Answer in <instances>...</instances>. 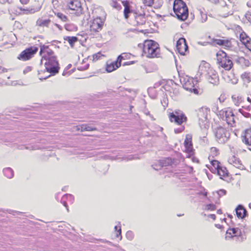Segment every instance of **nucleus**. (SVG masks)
<instances>
[{
  "mask_svg": "<svg viewBox=\"0 0 251 251\" xmlns=\"http://www.w3.org/2000/svg\"><path fill=\"white\" fill-rule=\"evenodd\" d=\"M114 229L115 230L116 237L119 238L120 240L122 239V235H121V227L120 226H116L114 227Z\"/></svg>",
  "mask_w": 251,
  "mask_h": 251,
  "instance_id": "e433bc0d",
  "label": "nucleus"
},
{
  "mask_svg": "<svg viewBox=\"0 0 251 251\" xmlns=\"http://www.w3.org/2000/svg\"><path fill=\"white\" fill-rule=\"evenodd\" d=\"M101 52H98L93 55V61H97L99 59H100L101 57L104 56Z\"/></svg>",
  "mask_w": 251,
  "mask_h": 251,
  "instance_id": "79ce46f5",
  "label": "nucleus"
},
{
  "mask_svg": "<svg viewBox=\"0 0 251 251\" xmlns=\"http://www.w3.org/2000/svg\"><path fill=\"white\" fill-rule=\"evenodd\" d=\"M168 118L171 122L175 123L177 125H181L187 120V118L184 112L178 109L168 114Z\"/></svg>",
  "mask_w": 251,
  "mask_h": 251,
  "instance_id": "6e6552de",
  "label": "nucleus"
},
{
  "mask_svg": "<svg viewBox=\"0 0 251 251\" xmlns=\"http://www.w3.org/2000/svg\"><path fill=\"white\" fill-rule=\"evenodd\" d=\"M228 162L229 164L232 165L235 167L242 169L243 168L244 166L243 165L241 161L235 155H231L229 157L228 159Z\"/></svg>",
  "mask_w": 251,
  "mask_h": 251,
  "instance_id": "aec40b11",
  "label": "nucleus"
},
{
  "mask_svg": "<svg viewBox=\"0 0 251 251\" xmlns=\"http://www.w3.org/2000/svg\"><path fill=\"white\" fill-rule=\"evenodd\" d=\"M243 142L248 146H251V128L245 129L242 135Z\"/></svg>",
  "mask_w": 251,
  "mask_h": 251,
  "instance_id": "a211bd4d",
  "label": "nucleus"
},
{
  "mask_svg": "<svg viewBox=\"0 0 251 251\" xmlns=\"http://www.w3.org/2000/svg\"><path fill=\"white\" fill-rule=\"evenodd\" d=\"M235 211L237 217L239 219H243L247 216V212L242 205H238Z\"/></svg>",
  "mask_w": 251,
  "mask_h": 251,
  "instance_id": "393cba45",
  "label": "nucleus"
},
{
  "mask_svg": "<svg viewBox=\"0 0 251 251\" xmlns=\"http://www.w3.org/2000/svg\"><path fill=\"white\" fill-rule=\"evenodd\" d=\"M45 60L46 61L45 63V69L47 73L54 75L58 72L59 67L55 56Z\"/></svg>",
  "mask_w": 251,
  "mask_h": 251,
  "instance_id": "1a4fd4ad",
  "label": "nucleus"
},
{
  "mask_svg": "<svg viewBox=\"0 0 251 251\" xmlns=\"http://www.w3.org/2000/svg\"><path fill=\"white\" fill-rule=\"evenodd\" d=\"M97 10H99V11H100L101 12H102V13H104V11H103L102 9H98L97 10H96V11H95V12H96V13H97Z\"/></svg>",
  "mask_w": 251,
  "mask_h": 251,
  "instance_id": "864d4df0",
  "label": "nucleus"
},
{
  "mask_svg": "<svg viewBox=\"0 0 251 251\" xmlns=\"http://www.w3.org/2000/svg\"><path fill=\"white\" fill-rule=\"evenodd\" d=\"M216 206L213 203L207 204L205 205L204 210L207 211H214L216 210Z\"/></svg>",
  "mask_w": 251,
  "mask_h": 251,
  "instance_id": "ea45409f",
  "label": "nucleus"
},
{
  "mask_svg": "<svg viewBox=\"0 0 251 251\" xmlns=\"http://www.w3.org/2000/svg\"><path fill=\"white\" fill-rule=\"evenodd\" d=\"M184 128H185L184 126H183V127L180 129H175V132L176 133H180V132L184 131Z\"/></svg>",
  "mask_w": 251,
  "mask_h": 251,
  "instance_id": "de8ad7c7",
  "label": "nucleus"
},
{
  "mask_svg": "<svg viewBox=\"0 0 251 251\" xmlns=\"http://www.w3.org/2000/svg\"><path fill=\"white\" fill-rule=\"evenodd\" d=\"M20 2L23 4V5H26L29 2L30 0H19Z\"/></svg>",
  "mask_w": 251,
  "mask_h": 251,
  "instance_id": "a18cd8bd",
  "label": "nucleus"
},
{
  "mask_svg": "<svg viewBox=\"0 0 251 251\" xmlns=\"http://www.w3.org/2000/svg\"><path fill=\"white\" fill-rule=\"evenodd\" d=\"M207 20V14L201 10L200 11L199 15L198 16V21L199 23H203Z\"/></svg>",
  "mask_w": 251,
  "mask_h": 251,
  "instance_id": "c756f323",
  "label": "nucleus"
},
{
  "mask_svg": "<svg viewBox=\"0 0 251 251\" xmlns=\"http://www.w3.org/2000/svg\"><path fill=\"white\" fill-rule=\"evenodd\" d=\"M173 10L178 19L184 21L188 18V9L186 4L182 0H174Z\"/></svg>",
  "mask_w": 251,
  "mask_h": 251,
  "instance_id": "7ed1b4c3",
  "label": "nucleus"
},
{
  "mask_svg": "<svg viewBox=\"0 0 251 251\" xmlns=\"http://www.w3.org/2000/svg\"><path fill=\"white\" fill-rule=\"evenodd\" d=\"M129 234L132 235V232L128 231V232H127V233H126L127 235H129Z\"/></svg>",
  "mask_w": 251,
  "mask_h": 251,
  "instance_id": "4d7b16f0",
  "label": "nucleus"
},
{
  "mask_svg": "<svg viewBox=\"0 0 251 251\" xmlns=\"http://www.w3.org/2000/svg\"><path fill=\"white\" fill-rule=\"evenodd\" d=\"M200 112L202 113H205L206 115L204 118L205 119H207V115H210V109L209 108L202 107L201 110Z\"/></svg>",
  "mask_w": 251,
  "mask_h": 251,
  "instance_id": "37998d69",
  "label": "nucleus"
},
{
  "mask_svg": "<svg viewBox=\"0 0 251 251\" xmlns=\"http://www.w3.org/2000/svg\"><path fill=\"white\" fill-rule=\"evenodd\" d=\"M53 25L56 26V27H57L58 29H59L60 30L62 29V26L57 24H54Z\"/></svg>",
  "mask_w": 251,
  "mask_h": 251,
  "instance_id": "09e8293b",
  "label": "nucleus"
},
{
  "mask_svg": "<svg viewBox=\"0 0 251 251\" xmlns=\"http://www.w3.org/2000/svg\"><path fill=\"white\" fill-rule=\"evenodd\" d=\"M184 151L189 154H192L194 152L193 145L192 143V135L187 134L185 136V139L184 142Z\"/></svg>",
  "mask_w": 251,
  "mask_h": 251,
  "instance_id": "4468645a",
  "label": "nucleus"
},
{
  "mask_svg": "<svg viewBox=\"0 0 251 251\" xmlns=\"http://www.w3.org/2000/svg\"><path fill=\"white\" fill-rule=\"evenodd\" d=\"M180 81L185 90L189 91L196 95L199 94L198 85V80L197 78L184 75L180 77Z\"/></svg>",
  "mask_w": 251,
  "mask_h": 251,
  "instance_id": "f03ea898",
  "label": "nucleus"
},
{
  "mask_svg": "<svg viewBox=\"0 0 251 251\" xmlns=\"http://www.w3.org/2000/svg\"><path fill=\"white\" fill-rule=\"evenodd\" d=\"M219 99L220 101H221V97H220V98H219Z\"/></svg>",
  "mask_w": 251,
  "mask_h": 251,
  "instance_id": "0e129e2a",
  "label": "nucleus"
},
{
  "mask_svg": "<svg viewBox=\"0 0 251 251\" xmlns=\"http://www.w3.org/2000/svg\"><path fill=\"white\" fill-rule=\"evenodd\" d=\"M234 104L238 106L244 102V98L241 96H234L232 97Z\"/></svg>",
  "mask_w": 251,
  "mask_h": 251,
  "instance_id": "2f4dec72",
  "label": "nucleus"
},
{
  "mask_svg": "<svg viewBox=\"0 0 251 251\" xmlns=\"http://www.w3.org/2000/svg\"><path fill=\"white\" fill-rule=\"evenodd\" d=\"M64 39L68 42L71 47H73L74 44L77 42V38L75 36H66Z\"/></svg>",
  "mask_w": 251,
  "mask_h": 251,
  "instance_id": "7c9ffc66",
  "label": "nucleus"
},
{
  "mask_svg": "<svg viewBox=\"0 0 251 251\" xmlns=\"http://www.w3.org/2000/svg\"><path fill=\"white\" fill-rule=\"evenodd\" d=\"M146 17L145 14H139L135 17V25H142L145 24L146 22Z\"/></svg>",
  "mask_w": 251,
  "mask_h": 251,
  "instance_id": "bb28decb",
  "label": "nucleus"
},
{
  "mask_svg": "<svg viewBox=\"0 0 251 251\" xmlns=\"http://www.w3.org/2000/svg\"><path fill=\"white\" fill-rule=\"evenodd\" d=\"M240 60H241V61L244 60V61H246V60H245V58H241L240 59Z\"/></svg>",
  "mask_w": 251,
  "mask_h": 251,
  "instance_id": "bf43d9fd",
  "label": "nucleus"
},
{
  "mask_svg": "<svg viewBox=\"0 0 251 251\" xmlns=\"http://www.w3.org/2000/svg\"><path fill=\"white\" fill-rule=\"evenodd\" d=\"M97 129L95 127H93L91 126H90L89 125L84 124L82 125L81 126V131H96Z\"/></svg>",
  "mask_w": 251,
  "mask_h": 251,
  "instance_id": "c9c22d12",
  "label": "nucleus"
},
{
  "mask_svg": "<svg viewBox=\"0 0 251 251\" xmlns=\"http://www.w3.org/2000/svg\"><path fill=\"white\" fill-rule=\"evenodd\" d=\"M215 226L218 228H220V229H223L224 227L223 226L221 225H219V224H217L215 225Z\"/></svg>",
  "mask_w": 251,
  "mask_h": 251,
  "instance_id": "8fccbe9b",
  "label": "nucleus"
},
{
  "mask_svg": "<svg viewBox=\"0 0 251 251\" xmlns=\"http://www.w3.org/2000/svg\"><path fill=\"white\" fill-rule=\"evenodd\" d=\"M142 56L152 58L158 57L160 55V48L159 44L152 40L144 41L142 45Z\"/></svg>",
  "mask_w": 251,
  "mask_h": 251,
  "instance_id": "f257e3e1",
  "label": "nucleus"
},
{
  "mask_svg": "<svg viewBox=\"0 0 251 251\" xmlns=\"http://www.w3.org/2000/svg\"><path fill=\"white\" fill-rule=\"evenodd\" d=\"M216 174H217L221 179H226L229 176V173L228 170L223 165L218 169V171L216 172Z\"/></svg>",
  "mask_w": 251,
  "mask_h": 251,
  "instance_id": "5701e85b",
  "label": "nucleus"
},
{
  "mask_svg": "<svg viewBox=\"0 0 251 251\" xmlns=\"http://www.w3.org/2000/svg\"><path fill=\"white\" fill-rule=\"evenodd\" d=\"M26 70L27 71H30L31 70V67H27L26 68Z\"/></svg>",
  "mask_w": 251,
  "mask_h": 251,
  "instance_id": "5fc2aeb1",
  "label": "nucleus"
},
{
  "mask_svg": "<svg viewBox=\"0 0 251 251\" xmlns=\"http://www.w3.org/2000/svg\"><path fill=\"white\" fill-rule=\"evenodd\" d=\"M19 9L21 10H23V11L27 10V9H23L22 7H19Z\"/></svg>",
  "mask_w": 251,
  "mask_h": 251,
  "instance_id": "13d9d810",
  "label": "nucleus"
},
{
  "mask_svg": "<svg viewBox=\"0 0 251 251\" xmlns=\"http://www.w3.org/2000/svg\"><path fill=\"white\" fill-rule=\"evenodd\" d=\"M246 18L249 21V22L251 24V15L246 14Z\"/></svg>",
  "mask_w": 251,
  "mask_h": 251,
  "instance_id": "49530a36",
  "label": "nucleus"
},
{
  "mask_svg": "<svg viewBox=\"0 0 251 251\" xmlns=\"http://www.w3.org/2000/svg\"><path fill=\"white\" fill-rule=\"evenodd\" d=\"M122 4L124 6V15L125 19H127L129 17V14L131 13V6L130 3L127 0H124Z\"/></svg>",
  "mask_w": 251,
  "mask_h": 251,
  "instance_id": "a878e982",
  "label": "nucleus"
},
{
  "mask_svg": "<svg viewBox=\"0 0 251 251\" xmlns=\"http://www.w3.org/2000/svg\"><path fill=\"white\" fill-rule=\"evenodd\" d=\"M104 19L97 16L89 22V30L91 34H98L103 28L104 24Z\"/></svg>",
  "mask_w": 251,
  "mask_h": 251,
  "instance_id": "0eeeda50",
  "label": "nucleus"
},
{
  "mask_svg": "<svg viewBox=\"0 0 251 251\" xmlns=\"http://www.w3.org/2000/svg\"><path fill=\"white\" fill-rule=\"evenodd\" d=\"M226 237L233 238L234 237H239L242 236V232L240 228L233 227L228 228L226 232Z\"/></svg>",
  "mask_w": 251,
  "mask_h": 251,
  "instance_id": "6ab92c4d",
  "label": "nucleus"
},
{
  "mask_svg": "<svg viewBox=\"0 0 251 251\" xmlns=\"http://www.w3.org/2000/svg\"><path fill=\"white\" fill-rule=\"evenodd\" d=\"M51 25V20L49 19H44L43 18H39L37 19L36 25L38 27L45 28L50 27V25Z\"/></svg>",
  "mask_w": 251,
  "mask_h": 251,
  "instance_id": "4be33fe9",
  "label": "nucleus"
},
{
  "mask_svg": "<svg viewBox=\"0 0 251 251\" xmlns=\"http://www.w3.org/2000/svg\"><path fill=\"white\" fill-rule=\"evenodd\" d=\"M208 159L209 160L214 159V158L219 154V150L215 147L211 148L208 151Z\"/></svg>",
  "mask_w": 251,
  "mask_h": 251,
  "instance_id": "cd10ccee",
  "label": "nucleus"
},
{
  "mask_svg": "<svg viewBox=\"0 0 251 251\" xmlns=\"http://www.w3.org/2000/svg\"><path fill=\"white\" fill-rule=\"evenodd\" d=\"M133 56H134L132 55L130 53L125 52V53H123L121 54H120V55H119L118 56L117 58H118V60L120 61V62H121V63L122 61L123 60L130 59Z\"/></svg>",
  "mask_w": 251,
  "mask_h": 251,
  "instance_id": "c85d7f7f",
  "label": "nucleus"
},
{
  "mask_svg": "<svg viewBox=\"0 0 251 251\" xmlns=\"http://www.w3.org/2000/svg\"><path fill=\"white\" fill-rule=\"evenodd\" d=\"M38 50V47L35 46L27 48L19 54L17 59L23 61L29 60L35 56Z\"/></svg>",
  "mask_w": 251,
  "mask_h": 251,
  "instance_id": "9d476101",
  "label": "nucleus"
},
{
  "mask_svg": "<svg viewBox=\"0 0 251 251\" xmlns=\"http://www.w3.org/2000/svg\"><path fill=\"white\" fill-rule=\"evenodd\" d=\"M135 63H136V61H127V62H124L123 63V66H125L131 65L135 64Z\"/></svg>",
  "mask_w": 251,
  "mask_h": 251,
  "instance_id": "c03bdc74",
  "label": "nucleus"
},
{
  "mask_svg": "<svg viewBox=\"0 0 251 251\" xmlns=\"http://www.w3.org/2000/svg\"><path fill=\"white\" fill-rule=\"evenodd\" d=\"M220 212H221V210H218V213H220Z\"/></svg>",
  "mask_w": 251,
  "mask_h": 251,
  "instance_id": "680f3d73",
  "label": "nucleus"
},
{
  "mask_svg": "<svg viewBox=\"0 0 251 251\" xmlns=\"http://www.w3.org/2000/svg\"><path fill=\"white\" fill-rule=\"evenodd\" d=\"M239 39L245 47L251 51V38L245 32L243 31L240 34Z\"/></svg>",
  "mask_w": 251,
  "mask_h": 251,
  "instance_id": "dca6fc26",
  "label": "nucleus"
},
{
  "mask_svg": "<svg viewBox=\"0 0 251 251\" xmlns=\"http://www.w3.org/2000/svg\"><path fill=\"white\" fill-rule=\"evenodd\" d=\"M209 161L210 164L209 166H207V167L212 173L215 174L222 164L219 161L215 159L210 160Z\"/></svg>",
  "mask_w": 251,
  "mask_h": 251,
  "instance_id": "412c9836",
  "label": "nucleus"
},
{
  "mask_svg": "<svg viewBox=\"0 0 251 251\" xmlns=\"http://www.w3.org/2000/svg\"><path fill=\"white\" fill-rule=\"evenodd\" d=\"M202 195H203L204 196L206 197V196H207V192H205L204 193H203L202 194Z\"/></svg>",
  "mask_w": 251,
  "mask_h": 251,
  "instance_id": "6e6d98bb",
  "label": "nucleus"
},
{
  "mask_svg": "<svg viewBox=\"0 0 251 251\" xmlns=\"http://www.w3.org/2000/svg\"><path fill=\"white\" fill-rule=\"evenodd\" d=\"M247 63H248V65L249 64V61L248 60H247Z\"/></svg>",
  "mask_w": 251,
  "mask_h": 251,
  "instance_id": "e2e57ef3",
  "label": "nucleus"
},
{
  "mask_svg": "<svg viewBox=\"0 0 251 251\" xmlns=\"http://www.w3.org/2000/svg\"><path fill=\"white\" fill-rule=\"evenodd\" d=\"M231 39H213L212 43L214 45L223 46L226 50L231 49L233 47Z\"/></svg>",
  "mask_w": 251,
  "mask_h": 251,
  "instance_id": "ddd939ff",
  "label": "nucleus"
},
{
  "mask_svg": "<svg viewBox=\"0 0 251 251\" xmlns=\"http://www.w3.org/2000/svg\"><path fill=\"white\" fill-rule=\"evenodd\" d=\"M176 47L177 51L181 55H184L188 50L186 40L184 38H180L178 40Z\"/></svg>",
  "mask_w": 251,
  "mask_h": 251,
  "instance_id": "2eb2a0df",
  "label": "nucleus"
},
{
  "mask_svg": "<svg viewBox=\"0 0 251 251\" xmlns=\"http://www.w3.org/2000/svg\"><path fill=\"white\" fill-rule=\"evenodd\" d=\"M8 3H10L13 2V0H5Z\"/></svg>",
  "mask_w": 251,
  "mask_h": 251,
  "instance_id": "603ef678",
  "label": "nucleus"
},
{
  "mask_svg": "<svg viewBox=\"0 0 251 251\" xmlns=\"http://www.w3.org/2000/svg\"><path fill=\"white\" fill-rule=\"evenodd\" d=\"M216 63L221 68L226 71L230 70L233 63L230 57L223 50H219L216 53Z\"/></svg>",
  "mask_w": 251,
  "mask_h": 251,
  "instance_id": "20e7f679",
  "label": "nucleus"
},
{
  "mask_svg": "<svg viewBox=\"0 0 251 251\" xmlns=\"http://www.w3.org/2000/svg\"><path fill=\"white\" fill-rule=\"evenodd\" d=\"M141 1L145 6L153 7L154 8H160L162 4V1H159L157 3L154 0H141Z\"/></svg>",
  "mask_w": 251,
  "mask_h": 251,
  "instance_id": "b1692460",
  "label": "nucleus"
},
{
  "mask_svg": "<svg viewBox=\"0 0 251 251\" xmlns=\"http://www.w3.org/2000/svg\"><path fill=\"white\" fill-rule=\"evenodd\" d=\"M210 217L213 220L216 219V215L215 214H211L210 215Z\"/></svg>",
  "mask_w": 251,
  "mask_h": 251,
  "instance_id": "3c124183",
  "label": "nucleus"
},
{
  "mask_svg": "<svg viewBox=\"0 0 251 251\" xmlns=\"http://www.w3.org/2000/svg\"><path fill=\"white\" fill-rule=\"evenodd\" d=\"M3 174L4 175V176L7 177V178H12L13 176H14V173H13V170L10 168H5L3 170Z\"/></svg>",
  "mask_w": 251,
  "mask_h": 251,
  "instance_id": "f704fd0d",
  "label": "nucleus"
},
{
  "mask_svg": "<svg viewBox=\"0 0 251 251\" xmlns=\"http://www.w3.org/2000/svg\"><path fill=\"white\" fill-rule=\"evenodd\" d=\"M39 55L41 56L42 61L55 56L54 51L49 46L42 44L40 45Z\"/></svg>",
  "mask_w": 251,
  "mask_h": 251,
  "instance_id": "f8f14e48",
  "label": "nucleus"
},
{
  "mask_svg": "<svg viewBox=\"0 0 251 251\" xmlns=\"http://www.w3.org/2000/svg\"><path fill=\"white\" fill-rule=\"evenodd\" d=\"M47 73L46 70H41L38 71V76L40 80H44L46 79V78L49 77L50 76L52 75L50 74H46L44 75V74Z\"/></svg>",
  "mask_w": 251,
  "mask_h": 251,
  "instance_id": "72a5a7b5",
  "label": "nucleus"
},
{
  "mask_svg": "<svg viewBox=\"0 0 251 251\" xmlns=\"http://www.w3.org/2000/svg\"><path fill=\"white\" fill-rule=\"evenodd\" d=\"M249 206L251 209V202L249 203Z\"/></svg>",
  "mask_w": 251,
  "mask_h": 251,
  "instance_id": "052dcab7",
  "label": "nucleus"
},
{
  "mask_svg": "<svg viewBox=\"0 0 251 251\" xmlns=\"http://www.w3.org/2000/svg\"><path fill=\"white\" fill-rule=\"evenodd\" d=\"M54 14L55 15L64 22H67L68 20L67 16L62 13L58 12L55 13Z\"/></svg>",
  "mask_w": 251,
  "mask_h": 251,
  "instance_id": "4c0bfd02",
  "label": "nucleus"
},
{
  "mask_svg": "<svg viewBox=\"0 0 251 251\" xmlns=\"http://www.w3.org/2000/svg\"><path fill=\"white\" fill-rule=\"evenodd\" d=\"M217 115L220 119L225 121L230 127L236 126L235 115L230 108H225L220 110Z\"/></svg>",
  "mask_w": 251,
  "mask_h": 251,
  "instance_id": "39448f33",
  "label": "nucleus"
},
{
  "mask_svg": "<svg viewBox=\"0 0 251 251\" xmlns=\"http://www.w3.org/2000/svg\"><path fill=\"white\" fill-rule=\"evenodd\" d=\"M65 7L70 10L75 11L78 15L82 13V0H60Z\"/></svg>",
  "mask_w": 251,
  "mask_h": 251,
  "instance_id": "423d86ee",
  "label": "nucleus"
},
{
  "mask_svg": "<svg viewBox=\"0 0 251 251\" xmlns=\"http://www.w3.org/2000/svg\"><path fill=\"white\" fill-rule=\"evenodd\" d=\"M241 77L245 82L249 83L251 81V73L245 72L241 75Z\"/></svg>",
  "mask_w": 251,
  "mask_h": 251,
  "instance_id": "473e14b6",
  "label": "nucleus"
},
{
  "mask_svg": "<svg viewBox=\"0 0 251 251\" xmlns=\"http://www.w3.org/2000/svg\"><path fill=\"white\" fill-rule=\"evenodd\" d=\"M210 82L214 84H217L219 81V76L217 74H214L213 75V77H211L210 78H209Z\"/></svg>",
  "mask_w": 251,
  "mask_h": 251,
  "instance_id": "a19ab883",
  "label": "nucleus"
},
{
  "mask_svg": "<svg viewBox=\"0 0 251 251\" xmlns=\"http://www.w3.org/2000/svg\"><path fill=\"white\" fill-rule=\"evenodd\" d=\"M215 136L219 142L223 143L228 138L230 133L225 128L219 126L215 129Z\"/></svg>",
  "mask_w": 251,
  "mask_h": 251,
  "instance_id": "9b49d317",
  "label": "nucleus"
},
{
  "mask_svg": "<svg viewBox=\"0 0 251 251\" xmlns=\"http://www.w3.org/2000/svg\"><path fill=\"white\" fill-rule=\"evenodd\" d=\"M121 66V62L117 58L115 61H107L106 65V71L108 73H111Z\"/></svg>",
  "mask_w": 251,
  "mask_h": 251,
  "instance_id": "f3484780",
  "label": "nucleus"
},
{
  "mask_svg": "<svg viewBox=\"0 0 251 251\" xmlns=\"http://www.w3.org/2000/svg\"><path fill=\"white\" fill-rule=\"evenodd\" d=\"M110 5L113 8L117 9H121V6L119 3H118L116 0H111Z\"/></svg>",
  "mask_w": 251,
  "mask_h": 251,
  "instance_id": "58836bf2",
  "label": "nucleus"
}]
</instances>
